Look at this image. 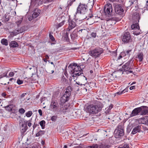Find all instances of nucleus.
Listing matches in <instances>:
<instances>
[{
  "mask_svg": "<svg viewBox=\"0 0 148 148\" xmlns=\"http://www.w3.org/2000/svg\"><path fill=\"white\" fill-rule=\"evenodd\" d=\"M72 69L70 72L71 76L73 77L74 81L75 79H77L79 82L78 83L76 82V83L80 85H83L84 89L87 91L86 88L85 87V84H86L87 82V79L84 75H81L82 73V70L80 66L75 63L72 66Z\"/></svg>",
  "mask_w": 148,
  "mask_h": 148,
  "instance_id": "f257e3e1",
  "label": "nucleus"
},
{
  "mask_svg": "<svg viewBox=\"0 0 148 148\" xmlns=\"http://www.w3.org/2000/svg\"><path fill=\"white\" fill-rule=\"evenodd\" d=\"M103 107V104L100 101H96L93 104L88 105L86 110L90 113L96 114L101 111Z\"/></svg>",
  "mask_w": 148,
  "mask_h": 148,
  "instance_id": "f03ea898",
  "label": "nucleus"
},
{
  "mask_svg": "<svg viewBox=\"0 0 148 148\" xmlns=\"http://www.w3.org/2000/svg\"><path fill=\"white\" fill-rule=\"evenodd\" d=\"M140 16L137 12H135L133 14L132 18L134 20L136 23H133L131 26V28L134 30L133 34L134 35H138L141 33V31L140 29V28L138 22H139Z\"/></svg>",
  "mask_w": 148,
  "mask_h": 148,
  "instance_id": "7ed1b4c3",
  "label": "nucleus"
},
{
  "mask_svg": "<svg viewBox=\"0 0 148 148\" xmlns=\"http://www.w3.org/2000/svg\"><path fill=\"white\" fill-rule=\"evenodd\" d=\"M87 11L88 8L87 5L80 3L77 8L76 14H80L81 15L80 16V19L83 20L87 17Z\"/></svg>",
  "mask_w": 148,
  "mask_h": 148,
  "instance_id": "20e7f679",
  "label": "nucleus"
},
{
  "mask_svg": "<svg viewBox=\"0 0 148 148\" xmlns=\"http://www.w3.org/2000/svg\"><path fill=\"white\" fill-rule=\"evenodd\" d=\"M72 89L71 87H67L65 93L61 99V101L62 103H65L69 99Z\"/></svg>",
  "mask_w": 148,
  "mask_h": 148,
  "instance_id": "39448f33",
  "label": "nucleus"
},
{
  "mask_svg": "<svg viewBox=\"0 0 148 148\" xmlns=\"http://www.w3.org/2000/svg\"><path fill=\"white\" fill-rule=\"evenodd\" d=\"M82 20L81 19L78 20V19H74L71 20L70 19L69 20V25L68 29L69 31L70 30L74 28L75 26L78 24H79L82 23Z\"/></svg>",
  "mask_w": 148,
  "mask_h": 148,
  "instance_id": "423d86ee",
  "label": "nucleus"
},
{
  "mask_svg": "<svg viewBox=\"0 0 148 148\" xmlns=\"http://www.w3.org/2000/svg\"><path fill=\"white\" fill-rule=\"evenodd\" d=\"M103 52L102 48H97L92 50L90 51L89 53L92 57L96 58L99 57Z\"/></svg>",
  "mask_w": 148,
  "mask_h": 148,
  "instance_id": "0eeeda50",
  "label": "nucleus"
},
{
  "mask_svg": "<svg viewBox=\"0 0 148 148\" xmlns=\"http://www.w3.org/2000/svg\"><path fill=\"white\" fill-rule=\"evenodd\" d=\"M124 132L123 127L122 126H118L117 128L114 131V136L116 138H119L121 136H123Z\"/></svg>",
  "mask_w": 148,
  "mask_h": 148,
  "instance_id": "6e6552de",
  "label": "nucleus"
},
{
  "mask_svg": "<svg viewBox=\"0 0 148 148\" xmlns=\"http://www.w3.org/2000/svg\"><path fill=\"white\" fill-rule=\"evenodd\" d=\"M121 39L124 43H128L132 41L130 34L128 32L124 33L121 36Z\"/></svg>",
  "mask_w": 148,
  "mask_h": 148,
  "instance_id": "1a4fd4ad",
  "label": "nucleus"
},
{
  "mask_svg": "<svg viewBox=\"0 0 148 148\" xmlns=\"http://www.w3.org/2000/svg\"><path fill=\"white\" fill-rule=\"evenodd\" d=\"M104 11L106 15L108 16H111L112 14V5L110 3L106 4L105 6Z\"/></svg>",
  "mask_w": 148,
  "mask_h": 148,
  "instance_id": "9d476101",
  "label": "nucleus"
},
{
  "mask_svg": "<svg viewBox=\"0 0 148 148\" xmlns=\"http://www.w3.org/2000/svg\"><path fill=\"white\" fill-rule=\"evenodd\" d=\"M115 12L116 14L123 15L124 10L121 5L118 4L115 6Z\"/></svg>",
  "mask_w": 148,
  "mask_h": 148,
  "instance_id": "9b49d317",
  "label": "nucleus"
},
{
  "mask_svg": "<svg viewBox=\"0 0 148 148\" xmlns=\"http://www.w3.org/2000/svg\"><path fill=\"white\" fill-rule=\"evenodd\" d=\"M50 108L53 111L56 112L58 109L59 105L58 103L52 101L50 105Z\"/></svg>",
  "mask_w": 148,
  "mask_h": 148,
  "instance_id": "f8f14e48",
  "label": "nucleus"
},
{
  "mask_svg": "<svg viewBox=\"0 0 148 148\" xmlns=\"http://www.w3.org/2000/svg\"><path fill=\"white\" fill-rule=\"evenodd\" d=\"M132 62V60H130L123 65L122 68H123L124 71H127L131 69V63Z\"/></svg>",
  "mask_w": 148,
  "mask_h": 148,
  "instance_id": "ddd939ff",
  "label": "nucleus"
},
{
  "mask_svg": "<svg viewBox=\"0 0 148 148\" xmlns=\"http://www.w3.org/2000/svg\"><path fill=\"white\" fill-rule=\"evenodd\" d=\"M22 122V121H20L19 124L20 125V129L21 130V132L23 133H24L26 131L27 129V123H22L21 124V122Z\"/></svg>",
  "mask_w": 148,
  "mask_h": 148,
  "instance_id": "4468645a",
  "label": "nucleus"
},
{
  "mask_svg": "<svg viewBox=\"0 0 148 148\" xmlns=\"http://www.w3.org/2000/svg\"><path fill=\"white\" fill-rule=\"evenodd\" d=\"M139 107L141 109L140 112L141 115H145L148 113V110L147 107L143 106Z\"/></svg>",
  "mask_w": 148,
  "mask_h": 148,
  "instance_id": "2eb2a0df",
  "label": "nucleus"
},
{
  "mask_svg": "<svg viewBox=\"0 0 148 148\" xmlns=\"http://www.w3.org/2000/svg\"><path fill=\"white\" fill-rule=\"evenodd\" d=\"M140 107L134 109L132 112L131 114H130V117H132L138 114V113H140Z\"/></svg>",
  "mask_w": 148,
  "mask_h": 148,
  "instance_id": "dca6fc26",
  "label": "nucleus"
},
{
  "mask_svg": "<svg viewBox=\"0 0 148 148\" xmlns=\"http://www.w3.org/2000/svg\"><path fill=\"white\" fill-rule=\"evenodd\" d=\"M78 31L76 30H74L71 34L70 36L71 39L74 40L77 37Z\"/></svg>",
  "mask_w": 148,
  "mask_h": 148,
  "instance_id": "f3484780",
  "label": "nucleus"
},
{
  "mask_svg": "<svg viewBox=\"0 0 148 148\" xmlns=\"http://www.w3.org/2000/svg\"><path fill=\"white\" fill-rule=\"evenodd\" d=\"M141 126H137L134 127L132 131V134H134L138 132H139L140 130Z\"/></svg>",
  "mask_w": 148,
  "mask_h": 148,
  "instance_id": "a211bd4d",
  "label": "nucleus"
},
{
  "mask_svg": "<svg viewBox=\"0 0 148 148\" xmlns=\"http://www.w3.org/2000/svg\"><path fill=\"white\" fill-rule=\"evenodd\" d=\"M10 47L15 48L18 46L17 43L15 41H11L9 44Z\"/></svg>",
  "mask_w": 148,
  "mask_h": 148,
  "instance_id": "6ab92c4d",
  "label": "nucleus"
},
{
  "mask_svg": "<svg viewBox=\"0 0 148 148\" xmlns=\"http://www.w3.org/2000/svg\"><path fill=\"white\" fill-rule=\"evenodd\" d=\"M40 10L38 9L35 10V12L33 13L32 15L35 18H36L40 14Z\"/></svg>",
  "mask_w": 148,
  "mask_h": 148,
  "instance_id": "aec40b11",
  "label": "nucleus"
},
{
  "mask_svg": "<svg viewBox=\"0 0 148 148\" xmlns=\"http://www.w3.org/2000/svg\"><path fill=\"white\" fill-rule=\"evenodd\" d=\"M143 54L142 52L139 53L137 56V58L140 62H142L143 61Z\"/></svg>",
  "mask_w": 148,
  "mask_h": 148,
  "instance_id": "412c9836",
  "label": "nucleus"
},
{
  "mask_svg": "<svg viewBox=\"0 0 148 148\" xmlns=\"http://www.w3.org/2000/svg\"><path fill=\"white\" fill-rule=\"evenodd\" d=\"M1 43L3 45L6 46H7L8 44L7 40L5 38H3L1 40Z\"/></svg>",
  "mask_w": 148,
  "mask_h": 148,
  "instance_id": "4be33fe9",
  "label": "nucleus"
},
{
  "mask_svg": "<svg viewBox=\"0 0 148 148\" xmlns=\"http://www.w3.org/2000/svg\"><path fill=\"white\" fill-rule=\"evenodd\" d=\"M45 133V131L44 130H40L36 134V136L38 137L42 136L44 135Z\"/></svg>",
  "mask_w": 148,
  "mask_h": 148,
  "instance_id": "5701e85b",
  "label": "nucleus"
},
{
  "mask_svg": "<svg viewBox=\"0 0 148 148\" xmlns=\"http://www.w3.org/2000/svg\"><path fill=\"white\" fill-rule=\"evenodd\" d=\"M21 31L18 29L16 30L15 29L13 31L12 33V34L13 35H16L17 34H18L19 33H21Z\"/></svg>",
  "mask_w": 148,
  "mask_h": 148,
  "instance_id": "b1692460",
  "label": "nucleus"
},
{
  "mask_svg": "<svg viewBox=\"0 0 148 148\" xmlns=\"http://www.w3.org/2000/svg\"><path fill=\"white\" fill-rule=\"evenodd\" d=\"M3 19L5 22H7L9 20V16L5 14L3 17Z\"/></svg>",
  "mask_w": 148,
  "mask_h": 148,
  "instance_id": "393cba45",
  "label": "nucleus"
},
{
  "mask_svg": "<svg viewBox=\"0 0 148 148\" xmlns=\"http://www.w3.org/2000/svg\"><path fill=\"white\" fill-rule=\"evenodd\" d=\"M110 146L108 145H106L105 144H102L100 145V148H108L110 147Z\"/></svg>",
  "mask_w": 148,
  "mask_h": 148,
  "instance_id": "a878e982",
  "label": "nucleus"
},
{
  "mask_svg": "<svg viewBox=\"0 0 148 148\" xmlns=\"http://www.w3.org/2000/svg\"><path fill=\"white\" fill-rule=\"evenodd\" d=\"M45 123V122L44 120H42L40 122L39 124L42 129H43L44 128Z\"/></svg>",
  "mask_w": 148,
  "mask_h": 148,
  "instance_id": "bb28decb",
  "label": "nucleus"
},
{
  "mask_svg": "<svg viewBox=\"0 0 148 148\" xmlns=\"http://www.w3.org/2000/svg\"><path fill=\"white\" fill-rule=\"evenodd\" d=\"M13 105H9L6 107V108L9 111H12L13 109Z\"/></svg>",
  "mask_w": 148,
  "mask_h": 148,
  "instance_id": "cd10ccee",
  "label": "nucleus"
},
{
  "mask_svg": "<svg viewBox=\"0 0 148 148\" xmlns=\"http://www.w3.org/2000/svg\"><path fill=\"white\" fill-rule=\"evenodd\" d=\"M32 112L31 111H29L25 113L26 116L28 117L31 116L32 114Z\"/></svg>",
  "mask_w": 148,
  "mask_h": 148,
  "instance_id": "c85d7f7f",
  "label": "nucleus"
},
{
  "mask_svg": "<svg viewBox=\"0 0 148 148\" xmlns=\"http://www.w3.org/2000/svg\"><path fill=\"white\" fill-rule=\"evenodd\" d=\"M135 1H136V2H137V0H131V1H129L128 2L129 4L130 5H126V6H127V7H128V6H131L132 4H133V3Z\"/></svg>",
  "mask_w": 148,
  "mask_h": 148,
  "instance_id": "c756f323",
  "label": "nucleus"
},
{
  "mask_svg": "<svg viewBox=\"0 0 148 148\" xmlns=\"http://www.w3.org/2000/svg\"><path fill=\"white\" fill-rule=\"evenodd\" d=\"M64 22H65V20H63L61 22L58 24V25H57V28H58L60 27H61V26H62V25H64Z\"/></svg>",
  "mask_w": 148,
  "mask_h": 148,
  "instance_id": "7c9ffc66",
  "label": "nucleus"
},
{
  "mask_svg": "<svg viewBox=\"0 0 148 148\" xmlns=\"http://www.w3.org/2000/svg\"><path fill=\"white\" fill-rule=\"evenodd\" d=\"M113 105L112 104H111L110 106H109V107L108 108H106V109H107L106 110L107 111V112H109V111L111 110V109L113 108Z\"/></svg>",
  "mask_w": 148,
  "mask_h": 148,
  "instance_id": "2f4dec72",
  "label": "nucleus"
},
{
  "mask_svg": "<svg viewBox=\"0 0 148 148\" xmlns=\"http://www.w3.org/2000/svg\"><path fill=\"white\" fill-rule=\"evenodd\" d=\"M7 73L8 72H5L2 74L1 75H0V79L5 77H8V76H7Z\"/></svg>",
  "mask_w": 148,
  "mask_h": 148,
  "instance_id": "473e14b6",
  "label": "nucleus"
},
{
  "mask_svg": "<svg viewBox=\"0 0 148 148\" xmlns=\"http://www.w3.org/2000/svg\"><path fill=\"white\" fill-rule=\"evenodd\" d=\"M57 118V116H53L51 118V120L53 121H56Z\"/></svg>",
  "mask_w": 148,
  "mask_h": 148,
  "instance_id": "72a5a7b5",
  "label": "nucleus"
},
{
  "mask_svg": "<svg viewBox=\"0 0 148 148\" xmlns=\"http://www.w3.org/2000/svg\"><path fill=\"white\" fill-rule=\"evenodd\" d=\"M19 112L21 114H24L25 112V110L23 108H21L19 110Z\"/></svg>",
  "mask_w": 148,
  "mask_h": 148,
  "instance_id": "f704fd0d",
  "label": "nucleus"
},
{
  "mask_svg": "<svg viewBox=\"0 0 148 148\" xmlns=\"http://www.w3.org/2000/svg\"><path fill=\"white\" fill-rule=\"evenodd\" d=\"M98 146L97 144L93 145L92 146H88L86 148H97Z\"/></svg>",
  "mask_w": 148,
  "mask_h": 148,
  "instance_id": "c9c22d12",
  "label": "nucleus"
},
{
  "mask_svg": "<svg viewBox=\"0 0 148 148\" xmlns=\"http://www.w3.org/2000/svg\"><path fill=\"white\" fill-rule=\"evenodd\" d=\"M23 20V19H21V20H19L17 22H16V23L18 27L19 26V25L21 23Z\"/></svg>",
  "mask_w": 148,
  "mask_h": 148,
  "instance_id": "e433bc0d",
  "label": "nucleus"
},
{
  "mask_svg": "<svg viewBox=\"0 0 148 148\" xmlns=\"http://www.w3.org/2000/svg\"><path fill=\"white\" fill-rule=\"evenodd\" d=\"M32 119L31 118L30 120L27 121V125L29 127H30L32 125V124L31 123V122L32 121Z\"/></svg>",
  "mask_w": 148,
  "mask_h": 148,
  "instance_id": "4c0bfd02",
  "label": "nucleus"
},
{
  "mask_svg": "<svg viewBox=\"0 0 148 148\" xmlns=\"http://www.w3.org/2000/svg\"><path fill=\"white\" fill-rule=\"evenodd\" d=\"M118 148H129V147L128 144H124L123 147H119Z\"/></svg>",
  "mask_w": 148,
  "mask_h": 148,
  "instance_id": "58836bf2",
  "label": "nucleus"
},
{
  "mask_svg": "<svg viewBox=\"0 0 148 148\" xmlns=\"http://www.w3.org/2000/svg\"><path fill=\"white\" fill-rule=\"evenodd\" d=\"M17 83L18 84L20 85L23 84V81L19 79H18L17 81Z\"/></svg>",
  "mask_w": 148,
  "mask_h": 148,
  "instance_id": "ea45409f",
  "label": "nucleus"
},
{
  "mask_svg": "<svg viewBox=\"0 0 148 148\" xmlns=\"http://www.w3.org/2000/svg\"><path fill=\"white\" fill-rule=\"evenodd\" d=\"M49 36L50 39L52 41H53L55 40V39L54 37L51 34H49Z\"/></svg>",
  "mask_w": 148,
  "mask_h": 148,
  "instance_id": "a19ab883",
  "label": "nucleus"
},
{
  "mask_svg": "<svg viewBox=\"0 0 148 148\" xmlns=\"http://www.w3.org/2000/svg\"><path fill=\"white\" fill-rule=\"evenodd\" d=\"M97 34L95 32H92L91 34V36L95 38L96 37Z\"/></svg>",
  "mask_w": 148,
  "mask_h": 148,
  "instance_id": "79ce46f5",
  "label": "nucleus"
},
{
  "mask_svg": "<svg viewBox=\"0 0 148 148\" xmlns=\"http://www.w3.org/2000/svg\"><path fill=\"white\" fill-rule=\"evenodd\" d=\"M117 21V19L114 18H111L108 20V21Z\"/></svg>",
  "mask_w": 148,
  "mask_h": 148,
  "instance_id": "37998d69",
  "label": "nucleus"
},
{
  "mask_svg": "<svg viewBox=\"0 0 148 148\" xmlns=\"http://www.w3.org/2000/svg\"><path fill=\"white\" fill-rule=\"evenodd\" d=\"M35 18H34V16L32 15V16H30L29 17H28V19L29 21H31L33 19H34Z\"/></svg>",
  "mask_w": 148,
  "mask_h": 148,
  "instance_id": "c03bdc74",
  "label": "nucleus"
},
{
  "mask_svg": "<svg viewBox=\"0 0 148 148\" xmlns=\"http://www.w3.org/2000/svg\"><path fill=\"white\" fill-rule=\"evenodd\" d=\"M124 90H123L121 92H117L116 93V94L119 95H121L123 93V92Z\"/></svg>",
  "mask_w": 148,
  "mask_h": 148,
  "instance_id": "a18cd8bd",
  "label": "nucleus"
},
{
  "mask_svg": "<svg viewBox=\"0 0 148 148\" xmlns=\"http://www.w3.org/2000/svg\"><path fill=\"white\" fill-rule=\"evenodd\" d=\"M38 112L40 116H41L42 115V112L41 110L39 109L38 110Z\"/></svg>",
  "mask_w": 148,
  "mask_h": 148,
  "instance_id": "49530a36",
  "label": "nucleus"
},
{
  "mask_svg": "<svg viewBox=\"0 0 148 148\" xmlns=\"http://www.w3.org/2000/svg\"><path fill=\"white\" fill-rule=\"evenodd\" d=\"M14 75V73L13 72H10L9 74V75L10 77H12Z\"/></svg>",
  "mask_w": 148,
  "mask_h": 148,
  "instance_id": "de8ad7c7",
  "label": "nucleus"
},
{
  "mask_svg": "<svg viewBox=\"0 0 148 148\" xmlns=\"http://www.w3.org/2000/svg\"><path fill=\"white\" fill-rule=\"evenodd\" d=\"M68 34L66 33V35L65 36V38H66V40H68Z\"/></svg>",
  "mask_w": 148,
  "mask_h": 148,
  "instance_id": "09e8293b",
  "label": "nucleus"
},
{
  "mask_svg": "<svg viewBox=\"0 0 148 148\" xmlns=\"http://www.w3.org/2000/svg\"><path fill=\"white\" fill-rule=\"evenodd\" d=\"M63 110H65L66 111H67V110L68 109V108L67 107V106H64V107H63Z\"/></svg>",
  "mask_w": 148,
  "mask_h": 148,
  "instance_id": "8fccbe9b",
  "label": "nucleus"
},
{
  "mask_svg": "<svg viewBox=\"0 0 148 148\" xmlns=\"http://www.w3.org/2000/svg\"><path fill=\"white\" fill-rule=\"evenodd\" d=\"M135 86H132L130 87V89L131 90H132L133 89H135Z\"/></svg>",
  "mask_w": 148,
  "mask_h": 148,
  "instance_id": "3c124183",
  "label": "nucleus"
},
{
  "mask_svg": "<svg viewBox=\"0 0 148 148\" xmlns=\"http://www.w3.org/2000/svg\"><path fill=\"white\" fill-rule=\"evenodd\" d=\"M38 125V124H34L33 126V129H34L35 128H36Z\"/></svg>",
  "mask_w": 148,
  "mask_h": 148,
  "instance_id": "603ef678",
  "label": "nucleus"
},
{
  "mask_svg": "<svg viewBox=\"0 0 148 148\" xmlns=\"http://www.w3.org/2000/svg\"><path fill=\"white\" fill-rule=\"evenodd\" d=\"M132 51V50H129L126 51V53L127 54H129V53Z\"/></svg>",
  "mask_w": 148,
  "mask_h": 148,
  "instance_id": "864d4df0",
  "label": "nucleus"
},
{
  "mask_svg": "<svg viewBox=\"0 0 148 148\" xmlns=\"http://www.w3.org/2000/svg\"><path fill=\"white\" fill-rule=\"evenodd\" d=\"M26 94V93H23V94H22V95H21V97L23 98V97H24L25 95Z\"/></svg>",
  "mask_w": 148,
  "mask_h": 148,
  "instance_id": "5fc2aeb1",
  "label": "nucleus"
},
{
  "mask_svg": "<svg viewBox=\"0 0 148 148\" xmlns=\"http://www.w3.org/2000/svg\"><path fill=\"white\" fill-rule=\"evenodd\" d=\"M127 71V73H131L133 72V71L131 70H129L128 71Z\"/></svg>",
  "mask_w": 148,
  "mask_h": 148,
  "instance_id": "6e6d98bb",
  "label": "nucleus"
},
{
  "mask_svg": "<svg viewBox=\"0 0 148 148\" xmlns=\"http://www.w3.org/2000/svg\"><path fill=\"white\" fill-rule=\"evenodd\" d=\"M62 112H63V113H65L66 112H67V111H66L65 110H63V109L62 110Z\"/></svg>",
  "mask_w": 148,
  "mask_h": 148,
  "instance_id": "4d7b16f0",
  "label": "nucleus"
},
{
  "mask_svg": "<svg viewBox=\"0 0 148 148\" xmlns=\"http://www.w3.org/2000/svg\"><path fill=\"white\" fill-rule=\"evenodd\" d=\"M119 71H124L123 68L119 69Z\"/></svg>",
  "mask_w": 148,
  "mask_h": 148,
  "instance_id": "13d9d810",
  "label": "nucleus"
},
{
  "mask_svg": "<svg viewBox=\"0 0 148 148\" xmlns=\"http://www.w3.org/2000/svg\"><path fill=\"white\" fill-rule=\"evenodd\" d=\"M79 49V48H76V47L75 48H71V49H72V50H75V49Z\"/></svg>",
  "mask_w": 148,
  "mask_h": 148,
  "instance_id": "bf43d9fd",
  "label": "nucleus"
},
{
  "mask_svg": "<svg viewBox=\"0 0 148 148\" xmlns=\"http://www.w3.org/2000/svg\"><path fill=\"white\" fill-rule=\"evenodd\" d=\"M45 57L46 59H49V57L47 55H46L45 56Z\"/></svg>",
  "mask_w": 148,
  "mask_h": 148,
  "instance_id": "052dcab7",
  "label": "nucleus"
},
{
  "mask_svg": "<svg viewBox=\"0 0 148 148\" xmlns=\"http://www.w3.org/2000/svg\"><path fill=\"white\" fill-rule=\"evenodd\" d=\"M122 58V56H121L120 55L119 56L118 58L117 59V60H119L120 58Z\"/></svg>",
  "mask_w": 148,
  "mask_h": 148,
  "instance_id": "680f3d73",
  "label": "nucleus"
},
{
  "mask_svg": "<svg viewBox=\"0 0 148 148\" xmlns=\"http://www.w3.org/2000/svg\"><path fill=\"white\" fill-rule=\"evenodd\" d=\"M146 5L147 6V8H148V1H147Z\"/></svg>",
  "mask_w": 148,
  "mask_h": 148,
  "instance_id": "e2e57ef3",
  "label": "nucleus"
},
{
  "mask_svg": "<svg viewBox=\"0 0 148 148\" xmlns=\"http://www.w3.org/2000/svg\"><path fill=\"white\" fill-rule=\"evenodd\" d=\"M88 16L89 17H90V18H92V17H93V16L92 15H89V16Z\"/></svg>",
  "mask_w": 148,
  "mask_h": 148,
  "instance_id": "0e129e2a",
  "label": "nucleus"
},
{
  "mask_svg": "<svg viewBox=\"0 0 148 148\" xmlns=\"http://www.w3.org/2000/svg\"><path fill=\"white\" fill-rule=\"evenodd\" d=\"M42 143L43 145H44V144L45 143L44 142L42 141Z\"/></svg>",
  "mask_w": 148,
  "mask_h": 148,
  "instance_id": "69168bd1",
  "label": "nucleus"
},
{
  "mask_svg": "<svg viewBox=\"0 0 148 148\" xmlns=\"http://www.w3.org/2000/svg\"><path fill=\"white\" fill-rule=\"evenodd\" d=\"M2 95L3 96H4L5 95V93H3L2 94Z\"/></svg>",
  "mask_w": 148,
  "mask_h": 148,
  "instance_id": "338daca9",
  "label": "nucleus"
},
{
  "mask_svg": "<svg viewBox=\"0 0 148 148\" xmlns=\"http://www.w3.org/2000/svg\"><path fill=\"white\" fill-rule=\"evenodd\" d=\"M64 148H67V146L66 145H65L64 147Z\"/></svg>",
  "mask_w": 148,
  "mask_h": 148,
  "instance_id": "774afa93",
  "label": "nucleus"
}]
</instances>
